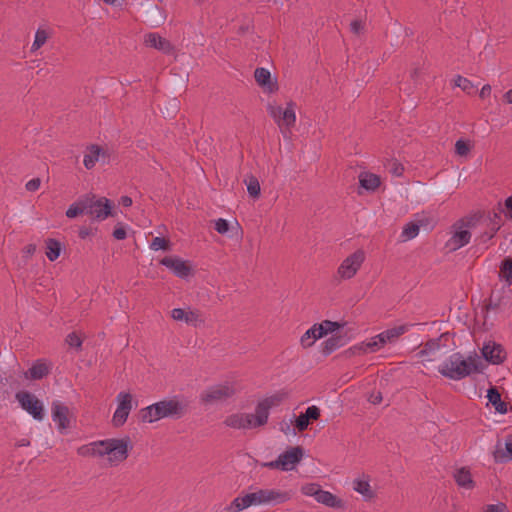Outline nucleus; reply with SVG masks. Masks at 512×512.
I'll return each mask as SVG.
<instances>
[{"label":"nucleus","instance_id":"1","mask_svg":"<svg viewBox=\"0 0 512 512\" xmlns=\"http://www.w3.org/2000/svg\"><path fill=\"white\" fill-rule=\"evenodd\" d=\"M132 448L131 439L126 436L124 438H110L82 445L77 449V453L83 457L107 456L109 465L117 466L128 458Z\"/></svg>","mask_w":512,"mask_h":512},{"label":"nucleus","instance_id":"2","mask_svg":"<svg viewBox=\"0 0 512 512\" xmlns=\"http://www.w3.org/2000/svg\"><path fill=\"white\" fill-rule=\"evenodd\" d=\"M251 491L236 497L226 508L227 512H240L251 506H276L288 502L292 493L277 488L251 487Z\"/></svg>","mask_w":512,"mask_h":512},{"label":"nucleus","instance_id":"3","mask_svg":"<svg viewBox=\"0 0 512 512\" xmlns=\"http://www.w3.org/2000/svg\"><path fill=\"white\" fill-rule=\"evenodd\" d=\"M188 412V402L177 396L165 398L139 410L138 418L143 423H154L164 418L178 420Z\"/></svg>","mask_w":512,"mask_h":512},{"label":"nucleus","instance_id":"4","mask_svg":"<svg viewBox=\"0 0 512 512\" xmlns=\"http://www.w3.org/2000/svg\"><path fill=\"white\" fill-rule=\"evenodd\" d=\"M439 373L451 380H462L479 371V362L469 356L464 358L459 352L450 355L438 368Z\"/></svg>","mask_w":512,"mask_h":512},{"label":"nucleus","instance_id":"5","mask_svg":"<svg viewBox=\"0 0 512 512\" xmlns=\"http://www.w3.org/2000/svg\"><path fill=\"white\" fill-rule=\"evenodd\" d=\"M282 399L280 395H272L258 402L255 413H244L246 429L264 426L268 422L270 409L278 406Z\"/></svg>","mask_w":512,"mask_h":512},{"label":"nucleus","instance_id":"6","mask_svg":"<svg viewBox=\"0 0 512 512\" xmlns=\"http://www.w3.org/2000/svg\"><path fill=\"white\" fill-rule=\"evenodd\" d=\"M236 394V388L229 382L212 385L200 394V402L212 405L224 402Z\"/></svg>","mask_w":512,"mask_h":512},{"label":"nucleus","instance_id":"7","mask_svg":"<svg viewBox=\"0 0 512 512\" xmlns=\"http://www.w3.org/2000/svg\"><path fill=\"white\" fill-rule=\"evenodd\" d=\"M85 202L86 205L89 206L85 209L86 214L90 215L95 220L102 221L112 215V203L106 197L97 198L93 194H86Z\"/></svg>","mask_w":512,"mask_h":512},{"label":"nucleus","instance_id":"8","mask_svg":"<svg viewBox=\"0 0 512 512\" xmlns=\"http://www.w3.org/2000/svg\"><path fill=\"white\" fill-rule=\"evenodd\" d=\"M20 407L29 413L35 420L44 419L45 411L43 403L32 393L28 391H19L15 395Z\"/></svg>","mask_w":512,"mask_h":512},{"label":"nucleus","instance_id":"9","mask_svg":"<svg viewBox=\"0 0 512 512\" xmlns=\"http://www.w3.org/2000/svg\"><path fill=\"white\" fill-rule=\"evenodd\" d=\"M303 456V448L300 446L291 447L284 453L280 454L275 461L265 463L264 466L271 469H280L282 471H289L293 469L294 465L300 462Z\"/></svg>","mask_w":512,"mask_h":512},{"label":"nucleus","instance_id":"10","mask_svg":"<svg viewBox=\"0 0 512 512\" xmlns=\"http://www.w3.org/2000/svg\"><path fill=\"white\" fill-rule=\"evenodd\" d=\"M365 260V253L362 250H356L354 253L346 257L340 266L337 273L342 279H351Z\"/></svg>","mask_w":512,"mask_h":512},{"label":"nucleus","instance_id":"11","mask_svg":"<svg viewBox=\"0 0 512 512\" xmlns=\"http://www.w3.org/2000/svg\"><path fill=\"white\" fill-rule=\"evenodd\" d=\"M472 234L468 229H464L462 221H456L451 226V237L446 242V248L450 251H456L466 246L471 240Z\"/></svg>","mask_w":512,"mask_h":512},{"label":"nucleus","instance_id":"12","mask_svg":"<svg viewBox=\"0 0 512 512\" xmlns=\"http://www.w3.org/2000/svg\"><path fill=\"white\" fill-rule=\"evenodd\" d=\"M160 264L170 269L177 277L180 278H186L192 272V268L189 263L176 256H166L160 260Z\"/></svg>","mask_w":512,"mask_h":512},{"label":"nucleus","instance_id":"13","mask_svg":"<svg viewBox=\"0 0 512 512\" xmlns=\"http://www.w3.org/2000/svg\"><path fill=\"white\" fill-rule=\"evenodd\" d=\"M70 410L60 401L52 403V419L57 423L58 430L63 433L70 427Z\"/></svg>","mask_w":512,"mask_h":512},{"label":"nucleus","instance_id":"14","mask_svg":"<svg viewBox=\"0 0 512 512\" xmlns=\"http://www.w3.org/2000/svg\"><path fill=\"white\" fill-rule=\"evenodd\" d=\"M350 341L347 332H337L321 344V353L324 356L330 355L335 350L343 347Z\"/></svg>","mask_w":512,"mask_h":512},{"label":"nucleus","instance_id":"15","mask_svg":"<svg viewBox=\"0 0 512 512\" xmlns=\"http://www.w3.org/2000/svg\"><path fill=\"white\" fill-rule=\"evenodd\" d=\"M482 355L492 364H501L506 359V352L500 344L489 342L482 348Z\"/></svg>","mask_w":512,"mask_h":512},{"label":"nucleus","instance_id":"16","mask_svg":"<svg viewBox=\"0 0 512 512\" xmlns=\"http://www.w3.org/2000/svg\"><path fill=\"white\" fill-rule=\"evenodd\" d=\"M144 44L147 47L157 49L164 54H171L174 51L173 45L158 33H148L144 36Z\"/></svg>","mask_w":512,"mask_h":512},{"label":"nucleus","instance_id":"17","mask_svg":"<svg viewBox=\"0 0 512 512\" xmlns=\"http://www.w3.org/2000/svg\"><path fill=\"white\" fill-rule=\"evenodd\" d=\"M493 457L497 463H506L512 460V434L506 436L504 445L500 441L497 442Z\"/></svg>","mask_w":512,"mask_h":512},{"label":"nucleus","instance_id":"18","mask_svg":"<svg viewBox=\"0 0 512 512\" xmlns=\"http://www.w3.org/2000/svg\"><path fill=\"white\" fill-rule=\"evenodd\" d=\"M321 415V411L319 407L312 405L309 406L304 413H301L295 420V427L298 429L299 432L305 431L310 421H316L319 419Z\"/></svg>","mask_w":512,"mask_h":512},{"label":"nucleus","instance_id":"19","mask_svg":"<svg viewBox=\"0 0 512 512\" xmlns=\"http://www.w3.org/2000/svg\"><path fill=\"white\" fill-rule=\"evenodd\" d=\"M506 212L505 206L502 207L501 202L498 203L497 210L490 212L486 217L483 216V228H492V232H498L501 228V214Z\"/></svg>","mask_w":512,"mask_h":512},{"label":"nucleus","instance_id":"20","mask_svg":"<svg viewBox=\"0 0 512 512\" xmlns=\"http://www.w3.org/2000/svg\"><path fill=\"white\" fill-rule=\"evenodd\" d=\"M254 77L259 86L266 91L273 93L278 89L277 84L271 81V73L263 67L256 68Z\"/></svg>","mask_w":512,"mask_h":512},{"label":"nucleus","instance_id":"21","mask_svg":"<svg viewBox=\"0 0 512 512\" xmlns=\"http://www.w3.org/2000/svg\"><path fill=\"white\" fill-rule=\"evenodd\" d=\"M296 122V114H295V104L290 102L287 104V107L283 110L280 122L277 124L283 133L286 131H290V129L295 125Z\"/></svg>","mask_w":512,"mask_h":512},{"label":"nucleus","instance_id":"22","mask_svg":"<svg viewBox=\"0 0 512 512\" xmlns=\"http://www.w3.org/2000/svg\"><path fill=\"white\" fill-rule=\"evenodd\" d=\"M454 479L458 486L465 489H473L475 482L472 479V475L466 467L457 469L454 473Z\"/></svg>","mask_w":512,"mask_h":512},{"label":"nucleus","instance_id":"23","mask_svg":"<svg viewBox=\"0 0 512 512\" xmlns=\"http://www.w3.org/2000/svg\"><path fill=\"white\" fill-rule=\"evenodd\" d=\"M487 398L498 413L505 414L507 412V403L501 400V395L496 387L488 389Z\"/></svg>","mask_w":512,"mask_h":512},{"label":"nucleus","instance_id":"24","mask_svg":"<svg viewBox=\"0 0 512 512\" xmlns=\"http://www.w3.org/2000/svg\"><path fill=\"white\" fill-rule=\"evenodd\" d=\"M360 186L368 191H375L380 185V178L369 172H362L359 175Z\"/></svg>","mask_w":512,"mask_h":512},{"label":"nucleus","instance_id":"25","mask_svg":"<svg viewBox=\"0 0 512 512\" xmlns=\"http://www.w3.org/2000/svg\"><path fill=\"white\" fill-rule=\"evenodd\" d=\"M353 489L363 495L366 500H370L374 497V492L369 484L368 477L366 479H355L353 481Z\"/></svg>","mask_w":512,"mask_h":512},{"label":"nucleus","instance_id":"26","mask_svg":"<svg viewBox=\"0 0 512 512\" xmlns=\"http://www.w3.org/2000/svg\"><path fill=\"white\" fill-rule=\"evenodd\" d=\"M319 328L318 324H314L310 329H308L301 337L300 343L304 348L311 347L317 339L322 338L324 335L318 334Z\"/></svg>","mask_w":512,"mask_h":512},{"label":"nucleus","instance_id":"27","mask_svg":"<svg viewBox=\"0 0 512 512\" xmlns=\"http://www.w3.org/2000/svg\"><path fill=\"white\" fill-rule=\"evenodd\" d=\"M89 206L86 205L85 195L80 197L76 202L71 204L66 211V216L68 218H75L83 213H86V208Z\"/></svg>","mask_w":512,"mask_h":512},{"label":"nucleus","instance_id":"28","mask_svg":"<svg viewBox=\"0 0 512 512\" xmlns=\"http://www.w3.org/2000/svg\"><path fill=\"white\" fill-rule=\"evenodd\" d=\"M46 244V256L50 261H55L61 252V244L59 241L53 238H48L45 241Z\"/></svg>","mask_w":512,"mask_h":512},{"label":"nucleus","instance_id":"29","mask_svg":"<svg viewBox=\"0 0 512 512\" xmlns=\"http://www.w3.org/2000/svg\"><path fill=\"white\" fill-rule=\"evenodd\" d=\"M101 148L98 145H91L89 147V153L84 156V166L86 169H92L99 159Z\"/></svg>","mask_w":512,"mask_h":512},{"label":"nucleus","instance_id":"30","mask_svg":"<svg viewBox=\"0 0 512 512\" xmlns=\"http://www.w3.org/2000/svg\"><path fill=\"white\" fill-rule=\"evenodd\" d=\"M499 277L506 282L507 286L512 285V258L507 257L502 261Z\"/></svg>","mask_w":512,"mask_h":512},{"label":"nucleus","instance_id":"31","mask_svg":"<svg viewBox=\"0 0 512 512\" xmlns=\"http://www.w3.org/2000/svg\"><path fill=\"white\" fill-rule=\"evenodd\" d=\"M227 427L233 429H246L244 413H234L227 416L223 422Z\"/></svg>","mask_w":512,"mask_h":512},{"label":"nucleus","instance_id":"32","mask_svg":"<svg viewBox=\"0 0 512 512\" xmlns=\"http://www.w3.org/2000/svg\"><path fill=\"white\" fill-rule=\"evenodd\" d=\"M28 373H29V376L34 380L42 379L44 376H46L49 373V367L46 365V363L37 361L28 370Z\"/></svg>","mask_w":512,"mask_h":512},{"label":"nucleus","instance_id":"33","mask_svg":"<svg viewBox=\"0 0 512 512\" xmlns=\"http://www.w3.org/2000/svg\"><path fill=\"white\" fill-rule=\"evenodd\" d=\"M316 500L328 507H337L340 502L335 495L322 489L318 492Z\"/></svg>","mask_w":512,"mask_h":512},{"label":"nucleus","instance_id":"34","mask_svg":"<svg viewBox=\"0 0 512 512\" xmlns=\"http://www.w3.org/2000/svg\"><path fill=\"white\" fill-rule=\"evenodd\" d=\"M409 325L404 324L384 331L388 343L394 342L399 336L408 331Z\"/></svg>","mask_w":512,"mask_h":512},{"label":"nucleus","instance_id":"35","mask_svg":"<svg viewBox=\"0 0 512 512\" xmlns=\"http://www.w3.org/2000/svg\"><path fill=\"white\" fill-rule=\"evenodd\" d=\"M483 215L475 214L467 218H462L459 221H462L464 224V229H468V231L472 229H476L479 226L483 227Z\"/></svg>","mask_w":512,"mask_h":512},{"label":"nucleus","instance_id":"36","mask_svg":"<svg viewBox=\"0 0 512 512\" xmlns=\"http://www.w3.org/2000/svg\"><path fill=\"white\" fill-rule=\"evenodd\" d=\"M342 325L338 322L330 321V320H324L321 323L318 324V334L319 335H327L328 333H333L340 329Z\"/></svg>","mask_w":512,"mask_h":512},{"label":"nucleus","instance_id":"37","mask_svg":"<svg viewBox=\"0 0 512 512\" xmlns=\"http://www.w3.org/2000/svg\"><path fill=\"white\" fill-rule=\"evenodd\" d=\"M247 185V191L252 198H258L260 196L261 188L258 179L251 175L245 180Z\"/></svg>","mask_w":512,"mask_h":512},{"label":"nucleus","instance_id":"38","mask_svg":"<svg viewBox=\"0 0 512 512\" xmlns=\"http://www.w3.org/2000/svg\"><path fill=\"white\" fill-rule=\"evenodd\" d=\"M184 322L196 327L204 323V318L199 310H188Z\"/></svg>","mask_w":512,"mask_h":512},{"label":"nucleus","instance_id":"39","mask_svg":"<svg viewBox=\"0 0 512 512\" xmlns=\"http://www.w3.org/2000/svg\"><path fill=\"white\" fill-rule=\"evenodd\" d=\"M420 226L414 222H409L403 228L401 237L404 241L411 240L419 234Z\"/></svg>","mask_w":512,"mask_h":512},{"label":"nucleus","instance_id":"40","mask_svg":"<svg viewBox=\"0 0 512 512\" xmlns=\"http://www.w3.org/2000/svg\"><path fill=\"white\" fill-rule=\"evenodd\" d=\"M116 400L118 402V407L121 408V410L128 411L130 413L132 409V395L128 392H120Z\"/></svg>","mask_w":512,"mask_h":512},{"label":"nucleus","instance_id":"41","mask_svg":"<svg viewBox=\"0 0 512 512\" xmlns=\"http://www.w3.org/2000/svg\"><path fill=\"white\" fill-rule=\"evenodd\" d=\"M439 348H440L439 339H431L426 342L425 346L423 347V349H421L419 351L418 354L420 357L429 356L431 354H434L436 351H438Z\"/></svg>","mask_w":512,"mask_h":512},{"label":"nucleus","instance_id":"42","mask_svg":"<svg viewBox=\"0 0 512 512\" xmlns=\"http://www.w3.org/2000/svg\"><path fill=\"white\" fill-rule=\"evenodd\" d=\"M150 248L154 251H169L171 249V243L168 239H165L163 237H155L150 243Z\"/></svg>","mask_w":512,"mask_h":512},{"label":"nucleus","instance_id":"43","mask_svg":"<svg viewBox=\"0 0 512 512\" xmlns=\"http://www.w3.org/2000/svg\"><path fill=\"white\" fill-rule=\"evenodd\" d=\"M47 39H48L47 32L43 29H38L35 33V39L32 44L31 50L36 51L39 48H41L46 43Z\"/></svg>","mask_w":512,"mask_h":512},{"label":"nucleus","instance_id":"44","mask_svg":"<svg viewBox=\"0 0 512 512\" xmlns=\"http://www.w3.org/2000/svg\"><path fill=\"white\" fill-rule=\"evenodd\" d=\"M130 413H128V411H125V410H121V408H119L117 406V409L116 411L114 412L113 414V418H112V423L115 427H121L125 424V422L127 421V418L129 416Z\"/></svg>","mask_w":512,"mask_h":512},{"label":"nucleus","instance_id":"45","mask_svg":"<svg viewBox=\"0 0 512 512\" xmlns=\"http://www.w3.org/2000/svg\"><path fill=\"white\" fill-rule=\"evenodd\" d=\"M454 82H455V86L461 88L464 92H466L468 94H470L474 89L473 83L469 79L462 77L460 75H458L455 78Z\"/></svg>","mask_w":512,"mask_h":512},{"label":"nucleus","instance_id":"46","mask_svg":"<svg viewBox=\"0 0 512 512\" xmlns=\"http://www.w3.org/2000/svg\"><path fill=\"white\" fill-rule=\"evenodd\" d=\"M65 342L70 347L80 350L82 347L83 340L76 332H71L66 336Z\"/></svg>","mask_w":512,"mask_h":512},{"label":"nucleus","instance_id":"47","mask_svg":"<svg viewBox=\"0 0 512 512\" xmlns=\"http://www.w3.org/2000/svg\"><path fill=\"white\" fill-rule=\"evenodd\" d=\"M497 232H492V228H485L483 232H481L478 236L475 238V242L479 245L486 244L488 241H490Z\"/></svg>","mask_w":512,"mask_h":512},{"label":"nucleus","instance_id":"48","mask_svg":"<svg viewBox=\"0 0 512 512\" xmlns=\"http://www.w3.org/2000/svg\"><path fill=\"white\" fill-rule=\"evenodd\" d=\"M500 305H501V299L500 298L495 299L493 297V295H491L490 298L488 299L487 303L484 306V311H485L484 320L486 321L487 313L490 310H498L500 308Z\"/></svg>","mask_w":512,"mask_h":512},{"label":"nucleus","instance_id":"49","mask_svg":"<svg viewBox=\"0 0 512 512\" xmlns=\"http://www.w3.org/2000/svg\"><path fill=\"white\" fill-rule=\"evenodd\" d=\"M471 146L468 142L459 139L455 143V152L459 156H466L470 152Z\"/></svg>","mask_w":512,"mask_h":512},{"label":"nucleus","instance_id":"50","mask_svg":"<svg viewBox=\"0 0 512 512\" xmlns=\"http://www.w3.org/2000/svg\"><path fill=\"white\" fill-rule=\"evenodd\" d=\"M267 110H268L269 115L278 124L280 122V119H281V116H282V112H283L284 109L281 106H278V105L268 104Z\"/></svg>","mask_w":512,"mask_h":512},{"label":"nucleus","instance_id":"51","mask_svg":"<svg viewBox=\"0 0 512 512\" xmlns=\"http://www.w3.org/2000/svg\"><path fill=\"white\" fill-rule=\"evenodd\" d=\"M320 489L318 484L311 483L303 486L301 490L304 495L313 496L316 499Z\"/></svg>","mask_w":512,"mask_h":512},{"label":"nucleus","instance_id":"52","mask_svg":"<svg viewBox=\"0 0 512 512\" xmlns=\"http://www.w3.org/2000/svg\"><path fill=\"white\" fill-rule=\"evenodd\" d=\"M214 228L219 234H226L229 230V223L227 220L219 218L215 221Z\"/></svg>","mask_w":512,"mask_h":512},{"label":"nucleus","instance_id":"53","mask_svg":"<svg viewBox=\"0 0 512 512\" xmlns=\"http://www.w3.org/2000/svg\"><path fill=\"white\" fill-rule=\"evenodd\" d=\"M362 347H363V353L375 352L380 349V347L374 337L368 342H363Z\"/></svg>","mask_w":512,"mask_h":512},{"label":"nucleus","instance_id":"54","mask_svg":"<svg viewBox=\"0 0 512 512\" xmlns=\"http://www.w3.org/2000/svg\"><path fill=\"white\" fill-rule=\"evenodd\" d=\"M484 512H507V506L504 503L489 504L485 507Z\"/></svg>","mask_w":512,"mask_h":512},{"label":"nucleus","instance_id":"55","mask_svg":"<svg viewBox=\"0 0 512 512\" xmlns=\"http://www.w3.org/2000/svg\"><path fill=\"white\" fill-rule=\"evenodd\" d=\"M40 185H41L40 178H33L26 183L25 188L29 192H35L40 188Z\"/></svg>","mask_w":512,"mask_h":512},{"label":"nucleus","instance_id":"56","mask_svg":"<svg viewBox=\"0 0 512 512\" xmlns=\"http://www.w3.org/2000/svg\"><path fill=\"white\" fill-rule=\"evenodd\" d=\"M186 315V310L182 308H174L171 311V317L176 321H184Z\"/></svg>","mask_w":512,"mask_h":512},{"label":"nucleus","instance_id":"57","mask_svg":"<svg viewBox=\"0 0 512 512\" xmlns=\"http://www.w3.org/2000/svg\"><path fill=\"white\" fill-rule=\"evenodd\" d=\"M390 172L393 175L399 177V176H401L403 174L404 167H403L402 164L394 161V162L391 163Z\"/></svg>","mask_w":512,"mask_h":512},{"label":"nucleus","instance_id":"58","mask_svg":"<svg viewBox=\"0 0 512 512\" xmlns=\"http://www.w3.org/2000/svg\"><path fill=\"white\" fill-rule=\"evenodd\" d=\"M350 28L354 34H360L364 30V23L361 20H354L351 22Z\"/></svg>","mask_w":512,"mask_h":512},{"label":"nucleus","instance_id":"59","mask_svg":"<svg viewBox=\"0 0 512 512\" xmlns=\"http://www.w3.org/2000/svg\"><path fill=\"white\" fill-rule=\"evenodd\" d=\"M127 236L126 230L124 227L119 226L116 227L113 231V237L117 240H124Z\"/></svg>","mask_w":512,"mask_h":512},{"label":"nucleus","instance_id":"60","mask_svg":"<svg viewBox=\"0 0 512 512\" xmlns=\"http://www.w3.org/2000/svg\"><path fill=\"white\" fill-rule=\"evenodd\" d=\"M504 206L506 208V218L512 220V196H509L508 198L505 199Z\"/></svg>","mask_w":512,"mask_h":512},{"label":"nucleus","instance_id":"61","mask_svg":"<svg viewBox=\"0 0 512 512\" xmlns=\"http://www.w3.org/2000/svg\"><path fill=\"white\" fill-rule=\"evenodd\" d=\"M36 251V245L35 244H28L23 248V256L26 258L31 257Z\"/></svg>","mask_w":512,"mask_h":512},{"label":"nucleus","instance_id":"62","mask_svg":"<svg viewBox=\"0 0 512 512\" xmlns=\"http://www.w3.org/2000/svg\"><path fill=\"white\" fill-rule=\"evenodd\" d=\"M382 399V393L378 391L370 395L369 402H371L372 404H380L382 402Z\"/></svg>","mask_w":512,"mask_h":512},{"label":"nucleus","instance_id":"63","mask_svg":"<svg viewBox=\"0 0 512 512\" xmlns=\"http://www.w3.org/2000/svg\"><path fill=\"white\" fill-rule=\"evenodd\" d=\"M363 352L362 343L360 345H355L353 347H350L348 350L345 351V354L347 355H355L358 353Z\"/></svg>","mask_w":512,"mask_h":512},{"label":"nucleus","instance_id":"64","mask_svg":"<svg viewBox=\"0 0 512 512\" xmlns=\"http://www.w3.org/2000/svg\"><path fill=\"white\" fill-rule=\"evenodd\" d=\"M491 93V86L489 84H485L482 89L480 90L479 96L480 98L484 99L488 97Z\"/></svg>","mask_w":512,"mask_h":512}]
</instances>
